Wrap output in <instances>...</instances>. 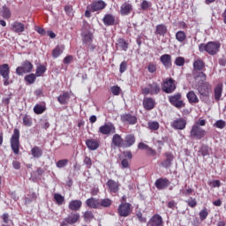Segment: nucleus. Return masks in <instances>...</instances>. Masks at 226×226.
I'll use <instances>...</instances> for the list:
<instances>
[{
  "label": "nucleus",
  "instance_id": "1",
  "mask_svg": "<svg viewBox=\"0 0 226 226\" xmlns=\"http://www.w3.org/2000/svg\"><path fill=\"white\" fill-rule=\"evenodd\" d=\"M222 47V44L220 42L216 41H209L207 44L201 43L199 45V50L200 52H206L207 54H209L210 56H216L218 52H220V48Z\"/></svg>",
  "mask_w": 226,
  "mask_h": 226
},
{
  "label": "nucleus",
  "instance_id": "2",
  "mask_svg": "<svg viewBox=\"0 0 226 226\" xmlns=\"http://www.w3.org/2000/svg\"><path fill=\"white\" fill-rule=\"evenodd\" d=\"M11 147L14 154L20 153V131L18 128L13 130V134L11 138Z\"/></svg>",
  "mask_w": 226,
  "mask_h": 226
},
{
  "label": "nucleus",
  "instance_id": "3",
  "mask_svg": "<svg viewBox=\"0 0 226 226\" xmlns=\"http://www.w3.org/2000/svg\"><path fill=\"white\" fill-rule=\"evenodd\" d=\"M169 102L172 107H176V109H183L186 106L185 101H183V94L181 93H176L174 94L168 96Z\"/></svg>",
  "mask_w": 226,
  "mask_h": 226
},
{
  "label": "nucleus",
  "instance_id": "4",
  "mask_svg": "<svg viewBox=\"0 0 226 226\" xmlns=\"http://www.w3.org/2000/svg\"><path fill=\"white\" fill-rule=\"evenodd\" d=\"M160 91H162V88H160V84L157 82H153L145 87H141V94H143V96H147V94L154 96L155 94H160Z\"/></svg>",
  "mask_w": 226,
  "mask_h": 226
},
{
  "label": "nucleus",
  "instance_id": "5",
  "mask_svg": "<svg viewBox=\"0 0 226 226\" xmlns=\"http://www.w3.org/2000/svg\"><path fill=\"white\" fill-rule=\"evenodd\" d=\"M207 132L202 129L201 127H198V125H192L190 131L191 139H195L196 140H202Z\"/></svg>",
  "mask_w": 226,
  "mask_h": 226
},
{
  "label": "nucleus",
  "instance_id": "6",
  "mask_svg": "<svg viewBox=\"0 0 226 226\" xmlns=\"http://www.w3.org/2000/svg\"><path fill=\"white\" fill-rule=\"evenodd\" d=\"M176 80L172 78L166 79L162 82V91L166 93V94H172L174 91H176Z\"/></svg>",
  "mask_w": 226,
  "mask_h": 226
},
{
  "label": "nucleus",
  "instance_id": "7",
  "mask_svg": "<svg viewBox=\"0 0 226 226\" xmlns=\"http://www.w3.org/2000/svg\"><path fill=\"white\" fill-rule=\"evenodd\" d=\"M98 133H101V135H114L116 133V125L112 122L105 123L99 127Z\"/></svg>",
  "mask_w": 226,
  "mask_h": 226
},
{
  "label": "nucleus",
  "instance_id": "8",
  "mask_svg": "<svg viewBox=\"0 0 226 226\" xmlns=\"http://www.w3.org/2000/svg\"><path fill=\"white\" fill-rule=\"evenodd\" d=\"M118 216L121 218H126L129 215H132V204L127 202H122L117 208Z\"/></svg>",
  "mask_w": 226,
  "mask_h": 226
},
{
  "label": "nucleus",
  "instance_id": "9",
  "mask_svg": "<svg viewBox=\"0 0 226 226\" xmlns=\"http://www.w3.org/2000/svg\"><path fill=\"white\" fill-rule=\"evenodd\" d=\"M33 68H34L33 64L26 60L22 63L21 66L16 68V73L19 76L23 75L24 73H31L33 72Z\"/></svg>",
  "mask_w": 226,
  "mask_h": 226
},
{
  "label": "nucleus",
  "instance_id": "10",
  "mask_svg": "<svg viewBox=\"0 0 226 226\" xmlns=\"http://www.w3.org/2000/svg\"><path fill=\"white\" fill-rule=\"evenodd\" d=\"M192 77L197 84V86H204L206 87L207 86H209L208 82H206L207 80V75L204 73V72H192Z\"/></svg>",
  "mask_w": 226,
  "mask_h": 226
},
{
  "label": "nucleus",
  "instance_id": "11",
  "mask_svg": "<svg viewBox=\"0 0 226 226\" xmlns=\"http://www.w3.org/2000/svg\"><path fill=\"white\" fill-rule=\"evenodd\" d=\"M120 121L124 124L133 126V124H137L139 119L137 118V116L132 115V113H124L120 116Z\"/></svg>",
  "mask_w": 226,
  "mask_h": 226
},
{
  "label": "nucleus",
  "instance_id": "12",
  "mask_svg": "<svg viewBox=\"0 0 226 226\" xmlns=\"http://www.w3.org/2000/svg\"><path fill=\"white\" fill-rule=\"evenodd\" d=\"M154 186L157 190H167L170 186V180L167 177H160L155 180Z\"/></svg>",
  "mask_w": 226,
  "mask_h": 226
},
{
  "label": "nucleus",
  "instance_id": "13",
  "mask_svg": "<svg viewBox=\"0 0 226 226\" xmlns=\"http://www.w3.org/2000/svg\"><path fill=\"white\" fill-rule=\"evenodd\" d=\"M90 11L94 13V11H100L105 10L107 4L103 0L94 1L90 5Z\"/></svg>",
  "mask_w": 226,
  "mask_h": 226
},
{
  "label": "nucleus",
  "instance_id": "14",
  "mask_svg": "<svg viewBox=\"0 0 226 226\" xmlns=\"http://www.w3.org/2000/svg\"><path fill=\"white\" fill-rule=\"evenodd\" d=\"M11 31H12V33H16V34H20V33H24L26 31V25L20 21H14L11 25Z\"/></svg>",
  "mask_w": 226,
  "mask_h": 226
},
{
  "label": "nucleus",
  "instance_id": "15",
  "mask_svg": "<svg viewBox=\"0 0 226 226\" xmlns=\"http://www.w3.org/2000/svg\"><path fill=\"white\" fill-rule=\"evenodd\" d=\"M160 62L166 70L172 68V56L164 54L160 56Z\"/></svg>",
  "mask_w": 226,
  "mask_h": 226
},
{
  "label": "nucleus",
  "instance_id": "16",
  "mask_svg": "<svg viewBox=\"0 0 226 226\" xmlns=\"http://www.w3.org/2000/svg\"><path fill=\"white\" fill-rule=\"evenodd\" d=\"M106 186L108 187V190L110 192V193H117V192H119V186H121V185L117 181L109 179L106 183Z\"/></svg>",
  "mask_w": 226,
  "mask_h": 226
},
{
  "label": "nucleus",
  "instance_id": "17",
  "mask_svg": "<svg viewBox=\"0 0 226 226\" xmlns=\"http://www.w3.org/2000/svg\"><path fill=\"white\" fill-rule=\"evenodd\" d=\"M164 156L166 159L161 162V165L163 169H170L172 166V162H174V154L170 152H166Z\"/></svg>",
  "mask_w": 226,
  "mask_h": 226
},
{
  "label": "nucleus",
  "instance_id": "18",
  "mask_svg": "<svg viewBox=\"0 0 226 226\" xmlns=\"http://www.w3.org/2000/svg\"><path fill=\"white\" fill-rule=\"evenodd\" d=\"M143 107L145 110H153L156 107V101L153 97H145L143 99Z\"/></svg>",
  "mask_w": 226,
  "mask_h": 226
},
{
  "label": "nucleus",
  "instance_id": "19",
  "mask_svg": "<svg viewBox=\"0 0 226 226\" xmlns=\"http://www.w3.org/2000/svg\"><path fill=\"white\" fill-rule=\"evenodd\" d=\"M192 72H204L206 70V63L201 58L196 59L192 64Z\"/></svg>",
  "mask_w": 226,
  "mask_h": 226
},
{
  "label": "nucleus",
  "instance_id": "20",
  "mask_svg": "<svg viewBox=\"0 0 226 226\" xmlns=\"http://www.w3.org/2000/svg\"><path fill=\"white\" fill-rule=\"evenodd\" d=\"M222 94H223V83H219L214 88V98L215 102L222 100Z\"/></svg>",
  "mask_w": 226,
  "mask_h": 226
},
{
  "label": "nucleus",
  "instance_id": "21",
  "mask_svg": "<svg viewBox=\"0 0 226 226\" xmlns=\"http://www.w3.org/2000/svg\"><path fill=\"white\" fill-rule=\"evenodd\" d=\"M111 146L113 147H124V139L120 134H114L111 139Z\"/></svg>",
  "mask_w": 226,
  "mask_h": 226
},
{
  "label": "nucleus",
  "instance_id": "22",
  "mask_svg": "<svg viewBox=\"0 0 226 226\" xmlns=\"http://www.w3.org/2000/svg\"><path fill=\"white\" fill-rule=\"evenodd\" d=\"M209 87H211L210 85L204 87L203 84L201 85H197V89L198 92L200 94V99L202 100L204 97L205 98H209Z\"/></svg>",
  "mask_w": 226,
  "mask_h": 226
},
{
  "label": "nucleus",
  "instance_id": "23",
  "mask_svg": "<svg viewBox=\"0 0 226 226\" xmlns=\"http://www.w3.org/2000/svg\"><path fill=\"white\" fill-rule=\"evenodd\" d=\"M175 130H185L186 128V120L185 118H177L171 124Z\"/></svg>",
  "mask_w": 226,
  "mask_h": 226
},
{
  "label": "nucleus",
  "instance_id": "24",
  "mask_svg": "<svg viewBox=\"0 0 226 226\" xmlns=\"http://www.w3.org/2000/svg\"><path fill=\"white\" fill-rule=\"evenodd\" d=\"M86 146L90 151H96L100 147V140L94 139H88L86 140Z\"/></svg>",
  "mask_w": 226,
  "mask_h": 226
},
{
  "label": "nucleus",
  "instance_id": "25",
  "mask_svg": "<svg viewBox=\"0 0 226 226\" xmlns=\"http://www.w3.org/2000/svg\"><path fill=\"white\" fill-rule=\"evenodd\" d=\"M102 22L106 26H114L116 24V16L112 14H105Z\"/></svg>",
  "mask_w": 226,
  "mask_h": 226
},
{
  "label": "nucleus",
  "instance_id": "26",
  "mask_svg": "<svg viewBox=\"0 0 226 226\" xmlns=\"http://www.w3.org/2000/svg\"><path fill=\"white\" fill-rule=\"evenodd\" d=\"M132 10H133L132 4L125 2L120 7V13L121 15H130L132 13Z\"/></svg>",
  "mask_w": 226,
  "mask_h": 226
},
{
  "label": "nucleus",
  "instance_id": "27",
  "mask_svg": "<svg viewBox=\"0 0 226 226\" xmlns=\"http://www.w3.org/2000/svg\"><path fill=\"white\" fill-rule=\"evenodd\" d=\"M150 226H163V218L160 215H154L149 221Z\"/></svg>",
  "mask_w": 226,
  "mask_h": 226
},
{
  "label": "nucleus",
  "instance_id": "28",
  "mask_svg": "<svg viewBox=\"0 0 226 226\" xmlns=\"http://www.w3.org/2000/svg\"><path fill=\"white\" fill-rule=\"evenodd\" d=\"M136 139L134 134H127L124 138V147H132L135 144Z\"/></svg>",
  "mask_w": 226,
  "mask_h": 226
},
{
  "label": "nucleus",
  "instance_id": "29",
  "mask_svg": "<svg viewBox=\"0 0 226 226\" xmlns=\"http://www.w3.org/2000/svg\"><path fill=\"white\" fill-rule=\"evenodd\" d=\"M57 102L60 105H68V102H70V93L63 92V94L57 97Z\"/></svg>",
  "mask_w": 226,
  "mask_h": 226
},
{
  "label": "nucleus",
  "instance_id": "30",
  "mask_svg": "<svg viewBox=\"0 0 226 226\" xmlns=\"http://www.w3.org/2000/svg\"><path fill=\"white\" fill-rule=\"evenodd\" d=\"M167 26L165 24H159L155 26L154 34H158L159 36H165L167 34Z\"/></svg>",
  "mask_w": 226,
  "mask_h": 226
},
{
  "label": "nucleus",
  "instance_id": "31",
  "mask_svg": "<svg viewBox=\"0 0 226 226\" xmlns=\"http://www.w3.org/2000/svg\"><path fill=\"white\" fill-rule=\"evenodd\" d=\"M186 98L189 102V103H199L200 100L197 96V94L193 90H191L187 93Z\"/></svg>",
  "mask_w": 226,
  "mask_h": 226
},
{
  "label": "nucleus",
  "instance_id": "32",
  "mask_svg": "<svg viewBox=\"0 0 226 226\" xmlns=\"http://www.w3.org/2000/svg\"><path fill=\"white\" fill-rule=\"evenodd\" d=\"M82 207V201L79 200H72L69 204V209L72 211H79Z\"/></svg>",
  "mask_w": 226,
  "mask_h": 226
},
{
  "label": "nucleus",
  "instance_id": "33",
  "mask_svg": "<svg viewBox=\"0 0 226 226\" xmlns=\"http://www.w3.org/2000/svg\"><path fill=\"white\" fill-rule=\"evenodd\" d=\"M31 153H32V156L34 158H41L43 156V149H41V147H34L31 149Z\"/></svg>",
  "mask_w": 226,
  "mask_h": 226
},
{
  "label": "nucleus",
  "instance_id": "34",
  "mask_svg": "<svg viewBox=\"0 0 226 226\" xmlns=\"http://www.w3.org/2000/svg\"><path fill=\"white\" fill-rule=\"evenodd\" d=\"M0 75L3 78L10 76V65L8 64L0 65Z\"/></svg>",
  "mask_w": 226,
  "mask_h": 226
},
{
  "label": "nucleus",
  "instance_id": "35",
  "mask_svg": "<svg viewBox=\"0 0 226 226\" xmlns=\"http://www.w3.org/2000/svg\"><path fill=\"white\" fill-rule=\"evenodd\" d=\"M69 225H73V223H77L79 220H80V215L79 214H71L66 217Z\"/></svg>",
  "mask_w": 226,
  "mask_h": 226
},
{
  "label": "nucleus",
  "instance_id": "36",
  "mask_svg": "<svg viewBox=\"0 0 226 226\" xmlns=\"http://www.w3.org/2000/svg\"><path fill=\"white\" fill-rule=\"evenodd\" d=\"M63 52H64V46L58 45L52 50V57H54V59H57Z\"/></svg>",
  "mask_w": 226,
  "mask_h": 226
},
{
  "label": "nucleus",
  "instance_id": "37",
  "mask_svg": "<svg viewBox=\"0 0 226 226\" xmlns=\"http://www.w3.org/2000/svg\"><path fill=\"white\" fill-rule=\"evenodd\" d=\"M87 205L88 207H93L94 209H98V207H101L100 201H98L96 199L87 200Z\"/></svg>",
  "mask_w": 226,
  "mask_h": 226
},
{
  "label": "nucleus",
  "instance_id": "38",
  "mask_svg": "<svg viewBox=\"0 0 226 226\" xmlns=\"http://www.w3.org/2000/svg\"><path fill=\"white\" fill-rule=\"evenodd\" d=\"M1 13L3 19H5L6 20H8V19H11V11H10V8H8L6 5L2 7Z\"/></svg>",
  "mask_w": 226,
  "mask_h": 226
},
{
  "label": "nucleus",
  "instance_id": "39",
  "mask_svg": "<svg viewBox=\"0 0 226 226\" xmlns=\"http://www.w3.org/2000/svg\"><path fill=\"white\" fill-rule=\"evenodd\" d=\"M176 40L179 41V43H184V41H186V33L185 31H178L176 33Z\"/></svg>",
  "mask_w": 226,
  "mask_h": 226
},
{
  "label": "nucleus",
  "instance_id": "40",
  "mask_svg": "<svg viewBox=\"0 0 226 226\" xmlns=\"http://www.w3.org/2000/svg\"><path fill=\"white\" fill-rule=\"evenodd\" d=\"M83 219L86 223H90V222H93V220H94V215L92 211H86L83 215Z\"/></svg>",
  "mask_w": 226,
  "mask_h": 226
},
{
  "label": "nucleus",
  "instance_id": "41",
  "mask_svg": "<svg viewBox=\"0 0 226 226\" xmlns=\"http://www.w3.org/2000/svg\"><path fill=\"white\" fill-rule=\"evenodd\" d=\"M45 110H47V107L45 106V104H36L34 107V114H37V115L43 114Z\"/></svg>",
  "mask_w": 226,
  "mask_h": 226
},
{
  "label": "nucleus",
  "instance_id": "42",
  "mask_svg": "<svg viewBox=\"0 0 226 226\" xmlns=\"http://www.w3.org/2000/svg\"><path fill=\"white\" fill-rule=\"evenodd\" d=\"M199 216L200 219L201 220V222H204V220H206V218H207V216H209V209H207V207H203L200 213H199Z\"/></svg>",
  "mask_w": 226,
  "mask_h": 226
},
{
  "label": "nucleus",
  "instance_id": "43",
  "mask_svg": "<svg viewBox=\"0 0 226 226\" xmlns=\"http://www.w3.org/2000/svg\"><path fill=\"white\" fill-rule=\"evenodd\" d=\"M82 41L85 45H87L88 43H93V34H84V35L82 36Z\"/></svg>",
  "mask_w": 226,
  "mask_h": 226
},
{
  "label": "nucleus",
  "instance_id": "44",
  "mask_svg": "<svg viewBox=\"0 0 226 226\" xmlns=\"http://www.w3.org/2000/svg\"><path fill=\"white\" fill-rule=\"evenodd\" d=\"M23 124L24 126H26V127L33 126V117H31V116L29 115H24Z\"/></svg>",
  "mask_w": 226,
  "mask_h": 226
},
{
  "label": "nucleus",
  "instance_id": "45",
  "mask_svg": "<svg viewBox=\"0 0 226 226\" xmlns=\"http://www.w3.org/2000/svg\"><path fill=\"white\" fill-rule=\"evenodd\" d=\"M45 72H47V67L43 64H41L36 68L35 75L36 77H41Z\"/></svg>",
  "mask_w": 226,
  "mask_h": 226
},
{
  "label": "nucleus",
  "instance_id": "46",
  "mask_svg": "<svg viewBox=\"0 0 226 226\" xmlns=\"http://www.w3.org/2000/svg\"><path fill=\"white\" fill-rule=\"evenodd\" d=\"M147 126L149 130H152L153 132H156L157 130H160V124L158 122H148Z\"/></svg>",
  "mask_w": 226,
  "mask_h": 226
},
{
  "label": "nucleus",
  "instance_id": "47",
  "mask_svg": "<svg viewBox=\"0 0 226 226\" xmlns=\"http://www.w3.org/2000/svg\"><path fill=\"white\" fill-rule=\"evenodd\" d=\"M25 80L27 82V84H34V82H36V74L31 73L25 76Z\"/></svg>",
  "mask_w": 226,
  "mask_h": 226
},
{
  "label": "nucleus",
  "instance_id": "48",
  "mask_svg": "<svg viewBox=\"0 0 226 226\" xmlns=\"http://www.w3.org/2000/svg\"><path fill=\"white\" fill-rule=\"evenodd\" d=\"M156 70H158V65L154 62H150L147 65V71L149 73H156Z\"/></svg>",
  "mask_w": 226,
  "mask_h": 226
},
{
  "label": "nucleus",
  "instance_id": "49",
  "mask_svg": "<svg viewBox=\"0 0 226 226\" xmlns=\"http://www.w3.org/2000/svg\"><path fill=\"white\" fill-rule=\"evenodd\" d=\"M118 45L121 47L122 50H124V52H126V50H128V42L126 41V40L124 39H119L118 40Z\"/></svg>",
  "mask_w": 226,
  "mask_h": 226
},
{
  "label": "nucleus",
  "instance_id": "50",
  "mask_svg": "<svg viewBox=\"0 0 226 226\" xmlns=\"http://www.w3.org/2000/svg\"><path fill=\"white\" fill-rule=\"evenodd\" d=\"M110 91L114 96H119L121 94V87L119 86L111 87Z\"/></svg>",
  "mask_w": 226,
  "mask_h": 226
},
{
  "label": "nucleus",
  "instance_id": "51",
  "mask_svg": "<svg viewBox=\"0 0 226 226\" xmlns=\"http://www.w3.org/2000/svg\"><path fill=\"white\" fill-rule=\"evenodd\" d=\"M68 159H62L59 160L56 163V166L57 167V169H64V167H66V165H68Z\"/></svg>",
  "mask_w": 226,
  "mask_h": 226
},
{
  "label": "nucleus",
  "instance_id": "52",
  "mask_svg": "<svg viewBox=\"0 0 226 226\" xmlns=\"http://www.w3.org/2000/svg\"><path fill=\"white\" fill-rule=\"evenodd\" d=\"M83 163H85L87 169H91V167H93V160L87 155L85 156Z\"/></svg>",
  "mask_w": 226,
  "mask_h": 226
},
{
  "label": "nucleus",
  "instance_id": "53",
  "mask_svg": "<svg viewBox=\"0 0 226 226\" xmlns=\"http://www.w3.org/2000/svg\"><path fill=\"white\" fill-rule=\"evenodd\" d=\"M185 57H183V56H177L175 59L176 66H185Z\"/></svg>",
  "mask_w": 226,
  "mask_h": 226
},
{
  "label": "nucleus",
  "instance_id": "54",
  "mask_svg": "<svg viewBox=\"0 0 226 226\" xmlns=\"http://www.w3.org/2000/svg\"><path fill=\"white\" fill-rule=\"evenodd\" d=\"M214 126H215V128H219V130H223V128H225L226 124L225 121L223 120H217Z\"/></svg>",
  "mask_w": 226,
  "mask_h": 226
},
{
  "label": "nucleus",
  "instance_id": "55",
  "mask_svg": "<svg viewBox=\"0 0 226 226\" xmlns=\"http://www.w3.org/2000/svg\"><path fill=\"white\" fill-rule=\"evenodd\" d=\"M126 70H128V62H126V61L124 60V61L120 64L119 72H120V73H124V72H126Z\"/></svg>",
  "mask_w": 226,
  "mask_h": 226
},
{
  "label": "nucleus",
  "instance_id": "56",
  "mask_svg": "<svg viewBox=\"0 0 226 226\" xmlns=\"http://www.w3.org/2000/svg\"><path fill=\"white\" fill-rule=\"evenodd\" d=\"M100 204L101 207L102 206L103 207H109L112 204V201L109 199H104Z\"/></svg>",
  "mask_w": 226,
  "mask_h": 226
},
{
  "label": "nucleus",
  "instance_id": "57",
  "mask_svg": "<svg viewBox=\"0 0 226 226\" xmlns=\"http://www.w3.org/2000/svg\"><path fill=\"white\" fill-rule=\"evenodd\" d=\"M206 123H207L206 121V119H198L195 123H194V126H198L200 128V126H206Z\"/></svg>",
  "mask_w": 226,
  "mask_h": 226
},
{
  "label": "nucleus",
  "instance_id": "58",
  "mask_svg": "<svg viewBox=\"0 0 226 226\" xmlns=\"http://www.w3.org/2000/svg\"><path fill=\"white\" fill-rule=\"evenodd\" d=\"M152 4L151 3L144 0L142 3H141V10H148V8H151Z\"/></svg>",
  "mask_w": 226,
  "mask_h": 226
},
{
  "label": "nucleus",
  "instance_id": "59",
  "mask_svg": "<svg viewBox=\"0 0 226 226\" xmlns=\"http://www.w3.org/2000/svg\"><path fill=\"white\" fill-rule=\"evenodd\" d=\"M73 61V56L68 55L63 60L64 64H70Z\"/></svg>",
  "mask_w": 226,
  "mask_h": 226
},
{
  "label": "nucleus",
  "instance_id": "60",
  "mask_svg": "<svg viewBox=\"0 0 226 226\" xmlns=\"http://www.w3.org/2000/svg\"><path fill=\"white\" fill-rule=\"evenodd\" d=\"M146 152L148 156H156V150L151 148V147H148Z\"/></svg>",
  "mask_w": 226,
  "mask_h": 226
},
{
  "label": "nucleus",
  "instance_id": "61",
  "mask_svg": "<svg viewBox=\"0 0 226 226\" xmlns=\"http://www.w3.org/2000/svg\"><path fill=\"white\" fill-rule=\"evenodd\" d=\"M122 169H130V162L128 159H123L121 162Z\"/></svg>",
  "mask_w": 226,
  "mask_h": 226
},
{
  "label": "nucleus",
  "instance_id": "62",
  "mask_svg": "<svg viewBox=\"0 0 226 226\" xmlns=\"http://www.w3.org/2000/svg\"><path fill=\"white\" fill-rule=\"evenodd\" d=\"M41 121V128H43L44 130H49V128L50 127V124L49 123V120L44 119Z\"/></svg>",
  "mask_w": 226,
  "mask_h": 226
},
{
  "label": "nucleus",
  "instance_id": "63",
  "mask_svg": "<svg viewBox=\"0 0 226 226\" xmlns=\"http://www.w3.org/2000/svg\"><path fill=\"white\" fill-rule=\"evenodd\" d=\"M124 156L127 160H132L133 158V154H132V151L127 150L123 153Z\"/></svg>",
  "mask_w": 226,
  "mask_h": 226
},
{
  "label": "nucleus",
  "instance_id": "64",
  "mask_svg": "<svg viewBox=\"0 0 226 226\" xmlns=\"http://www.w3.org/2000/svg\"><path fill=\"white\" fill-rule=\"evenodd\" d=\"M186 202L189 207H195L197 206V200H195L191 199V200H188Z\"/></svg>",
  "mask_w": 226,
  "mask_h": 226
}]
</instances>
